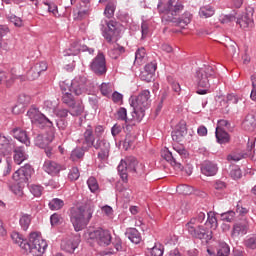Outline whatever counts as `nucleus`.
I'll list each match as a JSON object with an SVG mask.
<instances>
[{
  "instance_id": "nucleus-1",
  "label": "nucleus",
  "mask_w": 256,
  "mask_h": 256,
  "mask_svg": "<svg viewBox=\"0 0 256 256\" xmlns=\"http://www.w3.org/2000/svg\"><path fill=\"white\" fill-rule=\"evenodd\" d=\"M157 9L162 15L163 23H174L176 27H181L182 29L191 23V14L189 13H185L184 18H177L185 9V6L179 0H168L165 4L159 0Z\"/></svg>"
},
{
  "instance_id": "nucleus-2",
  "label": "nucleus",
  "mask_w": 256,
  "mask_h": 256,
  "mask_svg": "<svg viewBox=\"0 0 256 256\" xmlns=\"http://www.w3.org/2000/svg\"><path fill=\"white\" fill-rule=\"evenodd\" d=\"M93 213H95V205L92 203L71 208L70 221L75 231H83L89 225V221L93 219Z\"/></svg>"
},
{
  "instance_id": "nucleus-3",
  "label": "nucleus",
  "mask_w": 256,
  "mask_h": 256,
  "mask_svg": "<svg viewBox=\"0 0 256 256\" xmlns=\"http://www.w3.org/2000/svg\"><path fill=\"white\" fill-rule=\"evenodd\" d=\"M151 105V92L142 90L136 98L130 100V106L133 108L132 119L140 122L145 117V110Z\"/></svg>"
},
{
  "instance_id": "nucleus-4",
  "label": "nucleus",
  "mask_w": 256,
  "mask_h": 256,
  "mask_svg": "<svg viewBox=\"0 0 256 256\" xmlns=\"http://www.w3.org/2000/svg\"><path fill=\"white\" fill-rule=\"evenodd\" d=\"M47 249V241L37 232H32L29 241L24 244V251L32 253L34 256H41Z\"/></svg>"
},
{
  "instance_id": "nucleus-5",
  "label": "nucleus",
  "mask_w": 256,
  "mask_h": 256,
  "mask_svg": "<svg viewBox=\"0 0 256 256\" xmlns=\"http://www.w3.org/2000/svg\"><path fill=\"white\" fill-rule=\"evenodd\" d=\"M195 219H191L186 223V230L189 235L195 237L196 239H204V241H211L213 239V232L204 226H195Z\"/></svg>"
},
{
  "instance_id": "nucleus-6",
  "label": "nucleus",
  "mask_w": 256,
  "mask_h": 256,
  "mask_svg": "<svg viewBox=\"0 0 256 256\" xmlns=\"http://www.w3.org/2000/svg\"><path fill=\"white\" fill-rule=\"evenodd\" d=\"M27 116L29 117L32 125H35L36 127H39L40 129H43L45 127H53V122L49 120L41 111H39V108L31 107L27 111Z\"/></svg>"
},
{
  "instance_id": "nucleus-7",
  "label": "nucleus",
  "mask_w": 256,
  "mask_h": 256,
  "mask_svg": "<svg viewBox=\"0 0 256 256\" xmlns=\"http://www.w3.org/2000/svg\"><path fill=\"white\" fill-rule=\"evenodd\" d=\"M236 15V13L225 15L222 18L221 23H231V21H236L241 29H247L253 25V13L245 12L241 17H237Z\"/></svg>"
},
{
  "instance_id": "nucleus-8",
  "label": "nucleus",
  "mask_w": 256,
  "mask_h": 256,
  "mask_svg": "<svg viewBox=\"0 0 256 256\" xmlns=\"http://www.w3.org/2000/svg\"><path fill=\"white\" fill-rule=\"evenodd\" d=\"M215 75V70L211 66H206L201 68L196 72V82L198 87H203L204 89H209V79Z\"/></svg>"
},
{
  "instance_id": "nucleus-9",
  "label": "nucleus",
  "mask_w": 256,
  "mask_h": 256,
  "mask_svg": "<svg viewBox=\"0 0 256 256\" xmlns=\"http://www.w3.org/2000/svg\"><path fill=\"white\" fill-rule=\"evenodd\" d=\"M90 69L98 77H103V75L107 73V62L103 53H98V55L92 60L90 63Z\"/></svg>"
},
{
  "instance_id": "nucleus-10",
  "label": "nucleus",
  "mask_w": 256,
  "mask_h": 256,
  "mask_svg": "<svg viewBox=\"0 0 256 256\" xmlns=\"http://www.w3.org/2000/svg\"><path fill=\"white\" fill-rule=\"evenodd\" d=\"M89 239L97 241L98 245L105 247L111 245V232L109 230L97 229L92 232H89Z\"/></svg>"
},
{
  "instance_id": "nucleus-11",
  "label": "nucleus",
  "mask_w": 256,
  "mask_h": 256,
  "mask_svg": "<svg viewBox=\"0 0 256 256\" xmlns=\"http://www.w3.org/2000/svg\"><path fill=\"white\" fill-rule=\"evenodd\" d=\"M92 147L98 151L97 156L100 161H105V159H108L109 151H111V144L109 141L103 138H98Z\"/></svg>"
},
{
  "instance_id": "nucleus-12",
  "label": "nucleus",
  "mask_w": 256,
  "mask_h": 256,
  "mask_svg": "<svg viewBox=\"0 0 256 256\" xmlns=\"http://www.w3.org/2000/svg\"><path fill=\"white\" fill-rule=\"evenodd\" d=\"M71 93L77 96L87 93V78L85 76H78L72 80Z\"/></svg>"
},
{
  "instance_id": "nucleus-13",
  "label": "nucleus",
  "mask_w": 256,
  "mask_h": 256,
  "mask_svg": "<svg viewBox=\"0 0 256 256\" xmlns=\"http://www.w3.org/2000/svg\"><path fill=\"white\" fill-rule=\"evenodd\" d=\"M32 175L33 167L30 164H26L22 166L20 169H18L12 177L14 181H19L20 183H27V181L31 179Z\"/></svg>"
},
{
  "instance_id": "nucleus-14",
  "label": "nucleus",
  "mask_w": 256,
  "mask_h": 256,
  "mask_svg": "<svg viewBox=\"0 0 256 256\" xmlns=\"http://www.w3.org/2000/svg\"><path fill=\"white\" fill-rule=\"evenodd\" d=\"M103 37L108 43H116L117 37H119V30L114 22H107V28L103 31Z\"/></svg>"
},
{
  "instance_id": "nucleus-15",
  "label": "nucleus",
  "mask_w": 256,
  "mask_h": 256,
  "mask_svg": "<svg viewBox=\"0 0 256 256\" xmlns=\"http://www.w3.org/2000/svg\"><path fill=\"white\" fill-rule=\"evenodd\" d=\"M161 154L163 159L170 163V165H172L176 171H183V164L180 161H177V155H174L173 152L169 151L167 148H165Z\"/></svg>"
},
{
  "instance_id": "nucleus-16",
  "label": "nucleus",
  "mask_w": 256,
  "mask_h": 256,
  "mask_svg": "<svg viewBox=\"0 0 256 256\" xmlns=\"http://www.w3.org/2000/svg\"><path fill=\"white\" fill-rule=\"evenodd\" d=\"M54 139H55V136L53 135L52 132L46 133V134H38L34 138V145L36 147H39V149H44L48 145H51V143H53Z\"/></svg>"
},
{
  "instance_id": "nucleus-17",
  "label": "nucleus",
  "mask_w": 256,
  "mask_h": 256,
  "mask_svg": "<svg viewBox=\"0 0 256 256\" xmlns=\"http://www.w3.org/2000/svg\"><path fill=\"white\" fill-rule=\"evenodd\" d=\"M125 161L128 167V171L131 173H138L139 175H143V173H145V165H143V163H139L137 158L130 156L126 158Z\"/></svg>"
},
{
  "instance_id": "nucleus-18",
  "label": "nucleus",
  "mask_w": 256,
  "mask_h": 256,
  "mask_svg": "<svg viewBox=\"0 0 256 256\" xmlns=\"http://www.w3.org/2000/svg\"><path fill=\"white\" fill-rule=\"evenodd\" d=\"M94 129L91 124H88L85 127L84 133H83V141L82 145L86 147V149H91L95 145V134L93 133Z\"/></svg>"
},
{
  "instance_id": "nucleus-19",
  "label": "nucleus",
  "mask_w": 256,
  "mask_h": 256,
  "mask_svg": "<svg viewBox=\"0 0 256 256\" xmlns=\"http://www.w3.org/2000/svg\"><path fill=\"white\" fill-rule=\"evenodd\" d=\"M81 243V238L79 236H74L70 239L63 240L61 242V249L66 251V253H74L77 247Z\"/></svg>"
},
{
  "instance_id": "nucleus-20",
  "label": "nucleus",
  "mask_w": 256,
  "mask_h": 256,
  "mask_svg": "<svg viewBox=\"0 0 256 256\" xmlns=\"http://www.w3.org/2000/svg\"><path fill=\"white\" fill-rule=\"evenodd\" d=\"M89 53V55H93L95 53V49L89 48L87 46H81L79 43H73L70 45L69 49L66 50V55H79V53Z\"/></svg>"
},
{
  "instance_id": "nucleus-21",
  "label": "nucleus",
  "mask_w": 256,
  "mask_h": 256,
  "mask_svg": "<svg viewBox=\"0 0 256 256\" xmlns=\"http://www.w3.org/2000/svg\"><path fill=\"white\" fill-rule=\"evenodd\" d=\"M247 231H249V223L246 221L237 222L232 227L231 237L237 239L241 235H247Z\"/></svg>"
},
{
  "instance_id": "nucleus-22",
  "label": "nucleus",
  "mask_w": 256,
  "mask_h": 256,
  "mask_svg": "<svg viewBox=\"0 0 256 256\" xmlns=\"http://www.w3.org/2000/svg\"><path fill=\"white\" fill-rule=\"evenodd\" d=\"M12 135L14 139H17V141H20V143H23L24 145H26V147L31 146V140L27 135V131L23 130L22 128H14L12 130Z\"/></svg>"
},
{
  "instance_id": "nucleus-23",
  "label": "nucleus",
  "mask_w": 256,
  "mask_h": 256,
  "mask_svg": "<svg viewBox=\"0 0 256 256\" xmlns=\"http://www.w3.org/2000/svg\"><path fill=\"white\" fill-rule=\"evenodd\" d=\"M43 169L46 173H48V175H59L63 169V166L55 161L46 160L44 162Z\"/></svg>"
},
{
  "instance_id": "nucleus-24",
  "label": "nucleus",
  "mask_w": 256,
  "mask_h": 256,
  "mask_svg": "<svg viewBox=\"0 0 256 256\" xmlns=\"http://www.w3.org/2000/svg\"><path fill=\"white\" fill-rule=\"evenodd\" d=\"M13 153V159L16 165H21L23 161H27V159H29V155H27V153L25 152V148H23V146H18L14 148Z\"/></svg>"
},
{
  "instance_id": "nucleus-25",
  "label": "nucleus",
  "mask_w": 256,
  "mask_h": 256,
  "mask_svg": "<svg viewBox=\"0 0 256 256\" xmlns=\"http://www.w3.org/2000/svg\"><path fill=\"white\" fill-rule=\"evenodd\" d=\"M201 171L206 177H213V175H217V165L209 161L205 162L201 167Z\"/></svg>"
},
{
  "instance_id": "nucleus-26",
  "label": "nucleus",
  "mask_w": 256,
  "mask_h": 256,
  "mask_svg": "<svg viewBox=\"0 0 256 256\" xmlns=\"http://www.w3.org/2000/svg\"><path fill=\"white\" fill-rule=\"evenodd\" d=\"M125 236L129 238L131 243H135V245H139L141 243V233H139L138 229L130 228L126 231Z\"/></svg>"
},
{
  "instance_id": "nucleus-27",
  "label": "nucleus",
  "mask_w": 256,
  "mask_h": 256,
  "mask_svg": "<svg viewBox=\"0 0 256 256\" xmlns=\"http://www.w3.org/2000/svg\"><path fill=\"white\" fill-rule=\"evenodd\" d=\"M216 139L220 145H225L226 143H229L231 141V136H229V133H227L223 128H216Z\"/></svg>"
},
{
  "instance_id": "nucleus-28",
  "label": "nucleus",
  "mask_w": 256,
  "mask_h": 256,
  "mask_svg": "<svg viewBox=\"0 0 256 256\" xmlns=\"http://www.w3.org/2000/svg\"><path fill=\"white\" fill-rule=\"evenodd\" d=\"M123 53H125V47L119 44H113V46L108 52V55L109 57H111V59H119V57H121Z\"/></svg>"
},
{
  "instance_id": "nucleus-29",
  "label": "nucleus",
  "mask_w": 256,
  "mask_h": 256,
  "mask_svg": "<svg viewBox=\"0 0 256 256\" xmlns=\"http://www.w3.org/2000/svg\"><path fill=\"white\" fill-rule=\"evenodd\" d=\"M243 128L245 131H253L256 126V119L253 114H248L245 118V120L242 123Z\"/></svg>"
},
{
  "instance_id": "nucleus-30",
  "label": "nucleus",
  "mask_w": 256,
  "mask_h": 256,
  "mask_svg": "<svg viewBox=\"0 0 256 256\" xmlns=\"http://www.w3.org/2000/svg\"><path fill=\"white\" fill-rule=\"evenodd\" d=\"M128 171H129V169H128L126 160H121L118 165V173H119L122 181H124V183H127Z\"/></svg>"
},
{
  "instance_id": "nucleus-31",
  "label": "nucleus",
  "mask_w": 256,
  "mask_h": 256,
  "mask_svg": "<svg viewBox=\"0 0 256 256\" xmlns=\"http://www.w3.org/2000/svg\"><path fill=\"white\" fill-rule=\"evenodd\" d=\"M86 151H89V149H87L85 145L82 147H77L71 152L70 159H72V161L83 159Z\"/></svg>"
},
{
  "instance_id": "nucleus-32",
  "label": "nucleus",
  "mask_w": 256,
  "mask_h": 256,
  "mask_svg": "<svg viewBox=\"0 0 256 256\" xmlns=\"http://www.w3.org/2000/svg\"><path fill=\"white\" fill-rule=\"evenodd\" d=\"M70 108V115L72 117H79V115L83 114L85 107L81 102H74L73 105L69 106Z\"/></svg>"
},
{
  "instance_id": "nucleus-33",
  "label": "nucleus",
  "mask_w": 256,
  "mask_h": 256,
  "mask_svg": "<svg viewBox=\"0 0 256 256\" xmlns=\"http://www.w3.org/2000/svg\"><path fill=\"white\" fill-rule=\"evenodd\" d=\"M199 15L202 19H209L215 15V8L210 5L202 6L199 10Z\"/></svg>"
},
{
  "instance_id": "nucleus-34",
  "label": "nucleus",
  "mask_w": 256,
  "mask_h": 256,
  "mask_svg": "<svg viewBox=\"0 0 256 256\" xmlns=\"http://www.w3.org/2000/svg\"><path fill=\"white\" fill-rule=\"evenodd\" d=\"M185 135H187V128L185 127L172 131V139L173 141H176V143L183 141V137H185Z\"/></svg>"
},
{
  "instance_id": "nucleus-35",
  "label": "nucleus",
  "mask_w": 256,
  "mask_h": 256,
  "mask_svg": "<svg viewBox=\"0 0 256 256\" xmlns=\"http://www.w3.org/2000/svg\"><path fill=\"white\" fill-rule=\"evenodd\" d=\"M31 220V215L25 213L21 214L19 223L23 231H27V229H29V225H31Z\"/></svg>"
},
{
  "instance_id": "nucleus-36",
  "label": "nucleus",
  "mask_w": 256,
  "mask_h": 256,
  "mask_svg": "<svg viewBox=\"0 0 256 256\" xmlns=\"http://www.w3.org/2000/svg\"><path fill=\"white\" fill-rule=\"evenodd\" d=\"M117 117L120 121H125V123H127L128 121H137V118H133V114L131 115V117H127V109L126 108H119V110L117 111Z\"/></svg>"
},
{
  "instance_id": "nucleus-37",
  "label": "nucleus",
  "mask_w": 256,
  "mask_h": 256,
  "mask_svg": "<svg viewBox=\"0 0 256 256\" xmlns=\"http://www.w3.org/2000/svg\"><path fill=\"white\" fill-rule=\"evenodd\" d=\"M174 151L176 152L174 155L178 156L177 161L181 162V159L183 161V159H187L189 157V152H187L183 146H175Z\"/></svg>"
},
{
  "instance_id": "nucleus-38",
  "label": "nucleus",
  "mask_w": 256,
  "mask_h": 256,
  "mask_svg": "<svg viewBox=\"0 0 256 256\" xmlns=\"http://www.w3.org/2000/svg\"><path fill=\"white\" fill-rule=\"evenodd\" d=\"M12 241L21 247V249H25V243H27V240L23 239V236L19 234L18 232H13L11 234Z\"/></svg>"
},
{
  "instance_id": "nucleus-39",
  "label": "nucleus",
  "mask_w": 256,
  "mask_h": 256,
  "mask_svg": "<svg viewBox=\"0 0 256 256\" xmlns=\"http://www.w3.org/2000/svg\"><path fill=\"white\" fill-rule=\"evenodd\" d=\"M229 253H231V249L229 248V245L225 242H219L218 249H217V255L218 256H228Z\"/></svg>"
},
{
  "instance_id": "nucleus-40",
  "label": "nucleus",
  "mask_w": 256,
  "mask_h": 256,
  "mask_svg": "<svg viewBox=\"0 0 256 256\" xmlns=\"http://www.w3.org/2000/svg\"><path fill=\"white\" fill-rule=\"evenodd\" d=\"M63 205H65V203L59 198H54L49 202L51 211H59V209H62Z\"/></svg>"
},
{
  "instance_id": "nucleus-41",
  "label": "nucleus",
  "mask_w": 256,
  "mask_h": 256,
  "mask_svg": "<svg viewBox=\"0 0 256 256\" xmlns=\"http://www.w3.org/2000/svg\"><path fill=\"white\" fill-rule=\"evenodd\" d=\"M244 246L246 247V249L255 250L256 249V234L247 237L244 240Z\"/></svg>"
},
{
  "instance_id": "nucleus-42",
  "label": "nucleus",
  "mask_w": 256,
  "mask_h": 256,
  "mask_svg": "<svg viewBox=\"0 0 256 256\" xmlns=\"http://www.w3.org/2000/svg\"><path fill=\"white\" fill-rule=\"evenodd\" d=\"M135 135H132L130 133L126 134V137L124 139L123 147L127 151V149H131V146L135 143Z\"/></svg>"
},
{
  "instance_id": "nucleus-43",
  "label": "nucleus",
  "mask_w": 256,
  "mask_h": 256,
  "mask_svg": "<svg viewBox=\"0 0 256 256\" xmlns=\"http://www.w3.org/2000/svg\"><path fill=\"white\" fill-rule=\"evenodd\" d=\"M235 215V211L230 210L220 214V217L222 221H226V223H233V221H235Z\"/></svg>"
},
{
  "instance_id": "nucleus-44",
  "label": "nucleus",
  "mask_w": 256,
  "mask_h": 256,
  "mask_svg": "<svg viewBox=\"0 0 256 256\" xmlns=\"http://www.w3.org/2000/svg\"><path fill=\"white\" fill-rule=\"evenodd\" d=\"M62 102L67 105L68 107H71L75 102V98L73 97V94L71 92H65L62 96Z\"/></svg>"
},
{
  "instance_id": "nucleus-45",
  "label": "nucleus",
  "mask_w": 256,
  "mask_h": 256,
  "mask_svg": "<svg viewBox=\"0 0 256 256\" xmlns=\"http://www.w3.org/2000/svg\"><path fill=\"white\" fill-rule=\"evenodd\" d=\"M87 185L91 193H95L96 191H99V183L97 182V179L95 177H90L87 180Z\"/></svg>"
},
{
  "instance_id": "nucleus-46",
  "label": "nucleus",
  "mask_w": 256,
  "mask_h": 256,
  "mask_svg": "<svg viewBox=\"0 0 256 256\" xmlns=\"http://www.w3.org/2000/svg\"><path fill=\"white\" fill-rule=\"evenodd\" d=\"M176 191L180 195H191V193H193V188L189 185L182 184L177 187Z\"/></svg>"
},
{
  "instance_id": "nucleus-47",
  "label": "nucleus",
  "mask_w": 256,
  "mask_h": 256,
  "mask_svg": "<svg viewBox=\"0 0 256 256\" xmlns=\"http://www.w3.org/2000/svg\"><path fill=\"white\" fill-rule=\"evenodd\" d=\"M7 20L10 21V23H13L15 27H23V20L15 16V14H8Z\"/></svg>"
},
{
  "instance_id": "nucleus-48",
  "label": "nucleus",
  "mask_w": 256,
  "mask_h": 256,
  "mask_svg": "<svg viewBox=\"0 0 256 256\" xmlns=\"http://www.w3.org/2000/svg\"><path fill=\"white\" fill-rule=\"evenodd\" d=\"M100 91L104 97L111 95L113 93V88L111 87V83H102L100 86Z\"/></svg>"
},
{
  "instance_id": "nucleus-49",
  "label": "nucleus",
  "mask_w": 256,
  "mask_h": 256,
  "mask_svg": "<svg viewBox=\"0 0 256 256\" xmlns=\"http://www.w3.org/2000/svg\"><path fill=\"white\" fill-rule=\"evenodd\" d=\"M150 256H163V246L161 244L155 245L154 247L148 249Z\"/></svg>"
},
{
  "instance_id": "nucleus-50",
  "label": "nucleus",
  "mask_w": 256,
  "mask_h": 256,
  "mask_svg": "<svg viewBox=\"0 0 256 256\" xmlns=\"http://www.w3.org/2000/svg\"><path fill=\"white\" fill-rule=\"evenodd\" d=\"M79 177H81V173L79 172V168L72 167L70 169L69 174H68V179H70V181H77V179H79Z\"/></svg>"
},
{
  "instance_id": "nucleus-51",
  "label": "nucleus",
  "mask_w": 256,
  "mask_h": 256,
  "mask_svg": "<svg viewBox=\"0 0 256 256\" xmlns=\"http://www.w3.org/2000/svg\"><path fill=\"white\" fill-rule=\"evenodd\" d=\"M30 193H32V195H34V197H41V195L43 193V186L35 185V184L31 185Z\"/></svg>"
},
{
  "instance_id": "nucleus-52",
  "label": "nucleus",
  "mask_w": 256,
  "mask_h": 256,
  "mask_svg": "<svg viewBox=\"0 0 256 256\" xmlns=\"http://www.w3.org/2000/svg\"><path fill=\"white\" fill-rule=\"evenodd\" d=\"M44 5L48 7L49 13H52L54 17H57V15H59V9L57 7V4H55L54 2H45Z\"/></svg>"
},
{
  "instance_id": "nucleus-53",
  "label": "nucleus",
  "mask_w": 256,
  "mask_h": 256,
  "mask_svg": "<svg viewBox=\"0 0 256 256\" xmlns=\"http://www.w3.org/2000/svg\"><path fill=\"white\" fill-rule=\"evenodd\" d=\"M41 74L35 70L32 66L31 69L27 72L26 79L28 81H35V79H39Z\"/></svg>"
},
{
  "instance_id": "nucleus-54",
  "label": "nucleus",
  "mask_w": 256,
  "mask_h": 256,
  "mask_svg": "<svg viewBox=\"0 0 256 256\" xmlns=\"http://www.w3.org/2000/svg\"><path fill=\"white\" fill-rule=\"evenodd\" d=\"M207 223H209L210 227L217 229L218 223H217V218L215 217V213L208 212Z\"/></svg>"
},
{
  "instance_id": "nucleus-55",
  "label": "nucleus",
  "mask_w": 256,
  "mask_h": 256,
  "mask_svg": "<svg viewBox=\"0 0 256 256\" xmlns=\"http://www.w3.org/2000/svg\"><path fill=\"white\" fill-rule=\"evenodd\" d=\"M155 75L154 74H151V72H148L147 70H144L141 72L140 74V79L142 81H146V83H151V81H153V77Z\"/></svg>"
},
{
  "instance_id": "nucleus-56",
  "label": "nucleus",
  "mask_w": 256,
  "mask_h": 256,
  "mask_svg": "<svg viewBox=\"0 0 256 256\" xmlns=\"http://www.w3.org/2000/svg\"><path fill=\"white\" fill-rule=\"evenodd\" d=\"M144 70L148 73H151L152 75H155V71H157V62L152 61L145 65Z\"/></svg>"
},
{
  "instance_id": "nucleus-57",
  "label": "nucleus",
  "mask_w": 256,
  "mask_h": 256,
  "mask_svg": "<svg viewBox=\"0 0 256 256\" xmlns=\"http://www.w3.org/2000/svg\"><path fill=\"white\" fill-rule=\"evenodd\" d=\"M18 103H20V105H29L31 103V96L27 94H20L18 96Z\"/></svg>"
},
{
  "instance_id": "nucleus-58",
  "label": "nucleus",
  "mask_w": 256,
  "mask_h": 256,
  "mask_svg": "<svg viewBox=\"0 0 256 256\" xmlns=\"http://www.w3.org/2000/svg\"><path fill=\"white\" fill-rule=\"evenodd\" d=\"M32 67L34 68V71L41 75V73L47 69V62H39Z\"/></svg>"
},
{
  "instance_id": "nucleus-59",
  "label": "nucleus",
  "mask_w": 256,
  "mask_h": 256,
  "mask_svg": "<svg viewBox=\"0 0 256 256\" xmlns=\"http://www.w3.org/2000/svg\"><path fill=\"white\" fill-rule=\"evenodd\" d=\"M145 55H147V52L145 51V48L141 47L138 48L135 53V60L136 61H143L145 59Z\"/></svg>"
},
{
  "instance_id": "nucleus-60",
  "label": "nucleus",
  "mask_w": 256,
  "mask_h": 256,
  "mask_svg": "<svg viewBox=\"0 0 256 256\" xmlns=\"http://www.w3.org/2000/svg\"><path fill=\"white\" fill-rule=\"evenodd\" d=\"M104 14L106 15V17H108V19H111V17L115 15V5L108 4L104 10Z\"/></svg>"
},
{
  "instance_id": "nucleus-61",
  "label": "nucleus",
  "mask_w": 256,
  "mask_h": 256,
  "mask_svg": "<svg viewBox=\"0 0 256 256\" xmlns=\"http://www.w3.org/2000/svg\"><path fill=\"white\" fill-rule=\"evenodd\" d=\"M10 190L12 191V193H14V195H18V197H21V195H23V188H21L19 184H13L12 186H10Z\"/></svg>"
},
{
  "instance_id": "nucleus-62",
  "label": "nucleus",
  "mask_w": 256,
  "mask_h": 256,
  "mask_svg": "<svg viewBox=\"0 0 256 256\" xmlns=\"http://www.w3.org/2000/svg\"><path fill=\"white\" fill-rule=\"evenodd\" d=\"M243 157L244 156L241 153H232V154L227 156V159H228V161L237 162V161H241V159H243Z\"/></svg>"
},
{
  "instance_id": "nucleus-63",
  "label": "nucleus",
  "mask_w": 256,
  "mask_h": 256,
  "mask_svg": "<svg viewBox=\"0 0 256 256\" xmlns=\"http://www.w3.org/2000/svg\"><path fill=\"white\" fill-rule=\"evenodd\" d=\"M60 89L63 94L65 93H71V83H67V81L60 83Z\"/></svg>"
},
{
  "instance_id": "nucleus-64",
  "label": "nucleus",
  "mask_w": 256,
  "mask_h": 256,
  "mask_svg": "<svg viewBox=\"0 0 256 256\" xmlns=\"http://www.w3.org/2000/svg\"><path fill=\"white\" fill-rule=\"evenodd\" d=\"M9 151H11V146L9 145V143H0V155H8Z\"/></svg>"
}]
</instances>
